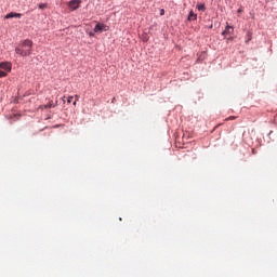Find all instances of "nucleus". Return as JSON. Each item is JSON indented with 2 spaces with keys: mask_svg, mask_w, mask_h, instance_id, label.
I'll return each instance as SVG.
<instances>
[{
  "mask_svg": "<svg viewBox=\"0 0 277 277\" xmlns=\"http://www.w3.org/2000/svg\"><path fill=\"white\" fill-rule=\"evenodd\" d=\"M32 47H34V42H31V40H28V39L24 40L15 49V53L17 55H21L22 57H28V55H31Z\"/></svg>",
  "mask_w": 277,
  "mask_h": 277,
  "instance_id": "nucleus-1",
  "label": "nucleus"
},
{
  "mask_svg": "<svg viewBox=\"0 0 277 277\" xmlns=\"http://www.w3.org/2000/svg\"><path fill=\"white\" fill-rule=\"evenodd\" d=\"M103 31H109V26L105 24L97 23L94 27L95 34H103Z\"/></svg>",
  "mask_w": 277,
  "mask_h": 277,
  "instance_id": "nucleus-2",
  "label": "nucleus"
},
{
  "mask_svg": "<svg viewBox=\"0 0 277 277\" xmlns=\"http://www.w3.org/2000/svg\"><path fill=\"white\" fill-rule=\"evenodd\" d=\"M80 4H81V1L71 0L68 5H69L70 10H78Z\"/></svg>",
  "mask_w": 277,
  "mask_h": 277,
  "instance_id": "nucleus-3",
  "label": "nucleus"
},
{
  "mask_svg": "<svg viewBox=\"0 0 277 277\" xmlns=\"http://www.w3.org/2000/svg\"><path fill=\"white\" fill-rule=\"evenodd\" d=\"M0 68H2V70H6V72H10V70H12V64L10 63H0Z\"/></svg>",
  "mask_w": 277,
  "mask_h": 277,
  "instance_id": "nucleus-4",
  "label": "nucleus"
},
{
  "mask_svg": "<svg viewBox=\"0 0 277 277\" xmlns=\"http://www.w3.org/2000/svg\"><path fill=\"white\" fill-rule=\"evenodd\" d=\"M234 31H235V28H233V26H229L227 24L226 27H225V30L222 32V36H228V35H230Z\"/></svg>",
  "mask_w": 277,
  "mask_h": 277,
  "instance_id": "nucleus-5",
  "label": "nucleus"
},
{
  "mask_svg": "<svg viewBox=\"0 0 277 277\" xmlns=\"http://www.w3.org/2000/svg\"><path fill=\"white\" fill-rule=\"evenodd\" d=\"M21 16H23V14L11 12V13L6 14L4 18H6V19L8 18H21Z\"/></svg>",
  "mask_w": 277,
  "mask_h": 277,
  "instance_id": "nucleus-6",
  "label": "nucleus"
},
{
  "mask_svg": "<svg viewBox=\"0 0 277 277\" xmlns=\"http://www.w3.org/2000/svg\"><path fill=\"white\" fill-rule=\"evenodd\" d=\"M198 18V15L194 13V11H190L188 14V21H196Z\"/></svg>",
  "mask_w": 277,
  "mask_h": 277,
  "instance_id": "nucleus-7",
  "label": "nucleus"
},
{
  "mask_svg": "<svg viewBox=\"0 0 277 277\" xmlns=\"http://www.w3.org/2000/svg\"><path fill=\"white\" fill-rule=\"evenodd\" d=\"M197 10H199V12H205V10H207V8L205 6V4H202V3H199V4H197Z\"/></svg>",
  "mask_w": 277,
  "mask_h": 277,
  "instance_id": "nucleus-8",
  "label": "nucleus"
},
{
  "mask_svg": "<svg viewBox=\"0 0 277 277\" xmlns=\"http://www.w3.org/2000/svg\"><path fill=\"white\" fill-rule=\"evenodd\" d=\"M48 107H49V109H51L52 107H57V102L55 104H53V102H50L48 104Z\"/></svg>",
  "mask_w": 277,
  "mask_h": 277,
  "instance_id": "nucleus-9",
  "label": "nucleus"
},
{
  "mask_svg": "<svg viewBox=\"0 0 277 277\" xmlns=\"http://www.w3.org/2000/svg\"><path fill=\"white\" fill-rule=\"evenodd\" d=\"M8 77V72L0 70V78Z\"/></svg>",
  "mask_w": 277,
  "mask_h": 277,
  "instance_id": "nucleus-10",
  "label": "nucleus"
},
{
  "mask_svg": "<svg viewBox=\"0 0 277 277\" xmlns=\"http://www.w3.org/2000/svg\"><path fill=\"white\" fill-rule=\"evenodd\" d=\"M228 120H237V117L230 116V117H228V118L225 119V121H228Z\"/></svg>",
  "mask_w": 277,
  "mask_h": 277,
  "instance_id": "nucleus-11",
  "label": "nucleus"
},
{
  "mask_svg": "<svg viewBox=\"0 0 277 277\" xmlns=\"http://www.w3.org/2000/svg\"><path fill=\"white\" fill-rule=\"evenodd\" d=\"M44 8H47V4H45V3L39 4V10H44Z\"/></svg>",
  "mask_w": 277,
  "mask_h": 277,
  "instance_id": "nucleus-12",
  "label": "nucleus"
},
{
  "mask_svg": "<svg viewBox=\"0 0 277 277\" xmlns=\"http://www.w3.org/2000/svg\"><path fill=\"white\" fill-rule=\"evenodd\" d=\"M39 109H49V106H48V104H47V105H41V106L39 107Z\"/></svg>",
  "mask_w": 277,
  "mask_h": 277,
  "instance_id": "nucleus-13",
  "label": "nucleus"
},
{
  "mask_svg": "<svg viewBox=\"0 0 277 277\" xmlns=\"http://www.w3.org/2000/svg\"><path fill=\"white\" fill-rule=\"evenodd\" d=\"M163 14H166V10L161 9L160 10V16H163Z\"/></svg>",
  "mask_w": 277,
  "mask_h": 277,
  "instance_id": "nucleus-14",
  "label": "nucleus"
},
{
  "mask_svg": "<svg viewBox=\"0 0 277 277\" xmlns=\"http://www.w3.org/2000/svg\"><path fill=\"white\" fill-rule=\"evenodd\" d=\"M67 103H72V96H69V97L67 98Z\"/></svg>",
  "mask_w": 277,
  "mask_h": 277,
  "instance_id": "nucleus-15",
  "label": "nucleus"
},
{
  "mask_svg": "<svg viewBox=\"0 0 277 277\" xmlns=\"http://www.w3.org/2000/svg\"><path fill=\"white\" fill-rule=\"evenodd\" d=\"M237 12H238V14H241V12H243V9L239 8Z\"/></svg>",
  "mask_w": 277,
  "mask_h": 277,
  "instance_id": "nucleus-16",
  "label": "nucleus"
},
{
  "mask_svg": "<svg viewBox=\"0 0 277 277\" xmlns=\"http://www.w3.org/2000/svg\"><path fill=\"white\" fill-rule=\"evenodd\" d=\"M76 101H79V95H75Z\"/></svg>",
  "mask_w": 277,
  "mask_h": 277,
  "instance_id": "nucleus-17",
  "label": "nucleus"
},
{
  "mask_svg": "<svg viewBox=\"0 0 277 277\" xmlns=\"http://www.w3.org/2000/svg\"><path fill=\"white\" fill-rule=\"evenodd\" d=\"M74 105H75V106L77 105V100L74 102Z\"/></svg>",
  "mask_w": 277,
  "mask_h": 277,
  "instance_id": "nucleus-18",
  "label": "nucleus"
}]
</instances>
